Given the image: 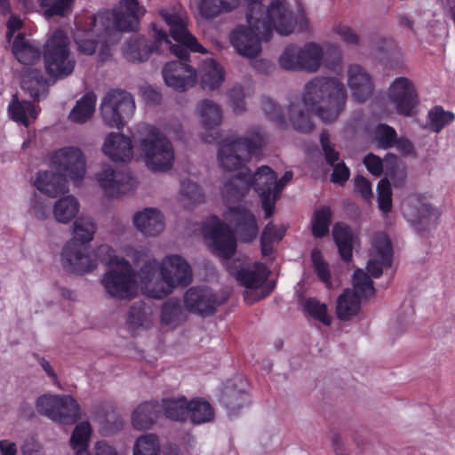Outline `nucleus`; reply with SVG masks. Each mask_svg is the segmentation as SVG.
I'll use <instances>...</instances> for the list:
<instances>
[{"instance_id": "nucleus-25", "label": "nucleus", "mask_w": 455, "mask_h": 455, "mask_svg": "<svg viewBox=\"0 0 455 455\" xmlns=\"http://www.w3.org/2000/svg\"><path fill=\"white\" fill-rule=\"evenodd\" d=\"M347 80L352 94L358 102L366 101L373 92V83L365 69L357 64H351L347 70Z\"/></svg>"}, {"instance_id": "nucleus-45", "label": "nucleus", "mask_w": 455, "mask_h": 455, "mask_svg": "<svg viewBox=\"0 0 455 455\" xmlns=\"http://www.w3.org/2000/svg\"><path fill=\"white\" fill-rule=\"evenodd\" d=\"M455 118V115L451 111L444 110L442 107H435L427 116V127L435 132H440L447 124H451Z\"/></svg>"}, {"instance_id": "nucleus-32", "label": "nucleus", "mask_w": 455, "mask_h": 455, "mask_svg": "<svg viewBox=\"0 0 455 455\" xmlns=\"http://www.w3.org/2000/svg\"><path fill=\"white\" fill-rule=\"evenodd\" d=\"M98 229L95 220L89 216H80L73 223L72 237L69 242L89 245Z\"/></svg>"}, {"instance_id": "nucleus-50", "label": "nucleus", "mask_w": 455, "mask_h": 455, "mask_svg": "<svg viewBox=\"0 0 455 455\" xmlns=\"http://www.w3.org/2000/svg\"><path fill=\"white\" fill-rule=\"evenodd\" d=\"M159 443L154 435H143L137 439L133 455H158Z\"/></svg>"}, {"instance_id": "nucleus-56", "label": "nucleus", "mask_w": 455, "mask_h": 455, "mask_svg": "<svg viewBox=\"0 0 455 455\" xmlns=\"http://www.w3.org/2000/svg\"><path fill=\"white\" fill-rule=\"evenodd\" d=\"M378 204L379 209L388 212L392 209V190L387 179H382L378 184Z\"/></svg>"}, {"instance_id": "nucleus-30", "label": "nucleus", "mask_w": 455, "mask_h": 455, "mask_svg": "<svg viewBox=\"0 0 455 455\" xmlns=\"http://www.w3.org/2000/svg\"><path fill=\"white\" fill-rule=\"evenodd\" d=\"M12 51L18 61L24 65H33L41 58L40 44L27 39L22 34L15 36Z\"/></svg>"}, {"instance_id": "nucleus-61", "label": "nucleus", "mask_w": 455, "mask_h": 455, "mask_svg": "<svg viewBox=\"0 0 455 455\" xmlns=\"http://www.w3.org/2000/svg\"><path fill=\"white\" fill-rule=\"evenodd\" d=\"M363 163L366 165L368 171L373 175L379 176L382 173L383 162L379 156L373 154H369L365 156Z\"/></svg>"}, {"instance_id": "nucleus-4", "label": "nucleus", "mask_w": 455, "mask_h": 455, "mask_svg": "<svg viewBox=\"0 0 455 455\" xmlns=\"http://www.w3.org/2000/svg\"><path fill=\"white\" fill-rule=\"evenodd\" d=\"M128 255L134 263H143L139 270V279L145 293L151 298L163 299L193 280L189 264L179 255L165 256L161 262L144 250L132 249Z\"/></svg>"}, {"instance_id": "nucleus-42", "label": "nucleus", "mask_w": 455, "mask_h": 455, "mask_svg": "<svg viewBox=\"0 0 455 455\" xmlns=\"http://www.w3.org/2000/svg\"><path fill=\"white\" fill-rule=\"evenodd\" d=\"M164 415L173 420L188 419V401L184 397L166 398L162 402Z\"/></svg>"}, {"instance_id": "nucleus-2", "label": "nucleus", "mask_w": 455, "mask_h": 455, "mask_svg": "<svg viewBox=\"0 0 455 455\" xmlns=\"http://www.w3.org/2000/svg\"><path fill=\"white\" fill-rule=\"evenodd\" d=\"M347 100L344 84L333 77H315L305 85L301 101L291 103L287 116L292 127L302 132L313 129L309 109L324 123L334 122Z\"/></svg>"}, {"instance_id": "nucleus-9", "label": "nucleus", "mask_w": 455, "mask_h": 455, "mask_svg": "<svg viewBox=\"0 0 455 455\" xmlns=\"http://www.w3.org/2000/svg\"><path fill=\"white\" fill-rule=\"evenodd\" d=\"M261 12L259 24L267 27L269 37L272 30L281 36H289L298 28L302 29L307 27V21L304 12L300 9L294 10L284 0H273L266 10L261 4Z\"/></svg>"}, {"instance_id": "nucleus-8", "label": "nucleus", "mask_w": 455, "mask_h": 455, "mask_svg": "<svg viewBox=\"0 0 455 455\" xmlns=\"http://www.w3.org/2000/svg\"><path fill=\"white\" fill-rule=\"evenodd\" d=\"M264 137L259 128H253L244 136H229L219 145L218 161L227 171H235L250 161L263 145Z\"/></svg>"}, {"instance_id": "nucleus-15", "label": "nucleus", "mask_w": 455, "mask_h": 455, "mask_svg": "<svg viewBox=\"0 0 455 455\" xmlns=\"http://www.w3.org/2000/svg\"><path fill=\"white\" fill-rule=\"evenodd\" d=\"M52 167L68 180L79 182L86 172V163L82 150L76 147H66L54 153Z\"/></svg>"}, {"instance_id": "nucleus-27", "label": "nucleus", "mask_w": 455, "mask_h": 455, "mask_svg": "<svg viewBox=\"0 0 455 455\" xmlns=\"http://www.w3.org/2000/svg\"><path fill=\"white\" fill-rule=\"evenodd\" d=\"M322 149L327 164L333 168L331 181L334 183H345L350 175V172L346 164L339 160V153L335 149V145L330 140V135L323 131L320 136Z\"/></svg>"}, {"instance_id": "nucleus-7", "label": "nucleus", "mask_w": 455, "mask_h": 455, "mask_svg": "<svg viewBox=\"0 0 455 455\" xmlns=\"http://www.w3.org/2000/svg\"><path fill=\"white\" fill-rule=\"evenodd\" d=\"M132 136L147 167L152 172H166L173 164L174 152L169 140L156 127L140 124Z\"/></svg>"}, {"instance_id": "nucleus-49", "label": "nucleus", "mask_w": 455, "mask_h": 455, "mask_svg": "<svg viewBox=\"0 0 455 455\" xmlns=\"http://www.w3.org/2000/svg\"><path fill=\"white\" fill-rule=\"evenodd\" d=\"M48 17L65 16L72 12L74 0H38Z\"/></svg>"}, {"instance_id": "nucleus-23", "label": "nucleus", "mask_w": 455, "mask_h": 455, "mask_svg": "<svg viewBox=\"0 0 455 455\" xmlns=\"http://www.w3.org/2000/svg\"><path fill=\"white\" fill-rule=\"evenodd\" d=\"M374 254L367 263V270L374 278H379L384 268L392 262V246L389 238L383 233L376 234L373 239Z\"/></svg>"}, {"instance_id": "nucleus-38", "label": "nucleus", "mask_w": 455, "mask_h": 455, "mask_svg": "<svg viewBox=\"0 0 455 455\" xmlns=\"http://www.w3.org/2000/svg\"><path fill=\"white\" fill-rule=\"evenodd\" d=\"M201 81L204 87L214 90L220 86L225 78L223 68L214 60H205L200 68Z\"/></svg>"}, {"instance_id": "nucleus-43", "label": "nucleus", "mask_w": 455, "mask_h": 455, "mask_svg": "<svg viewBox=\"0 0 455 455\" xmlns=\"http://www.w3.org/2000/svg\"><path fill=\"white\" fill-rule=\"evenodd\" d=\"M204 195L202 188L190 180H183L180 186V201L188 208L204 202Z\"/></svg>"}, {"instance_id": "nucleus-41", "label": "nucleus", "mask_w": 455, "mask_h": 455, "mask_svg": "<svg viewBox=\"0 0 455 455\" xmlns=\"http://www.w3.org/2000/svg\"><path fill=\"white\" fill-rule=\"evenodd\" d=\"M332 235L341 258L348 261L352 258V233L350 228L343 224H336L332 228Z\"/></svg>"}, {"instance_id": "nucleus-62", "label": "nucleus", "mask_w": 455, "mask_h": 455, "mask_svg": "<svg viewBox=\"0 0 455 455\" xmlns=\"http://www.w3.org/2000/svg\"><path fill=\"white\" fill-rule=\"evenodd\" d=\"M355 191L364 199H369L372 196L371 182L363 176L355 178Z\"/></svg>"}, {"instance_id": "nucleus-54", "label": "nucleus", "mask_w": 455, "mask_h": 455, "mask_svg": "<svg viewBox=\"0 0 455 455\" xmlns=\"http://www.w3.org/2000/svg\"><path fill=\"white\" fill-rule=\"evenodd\" d=\"M261 108L265 115L274 122L277 126L283 128L286 126L284 115L278 105L269 98L262 100Z\"/></svg>"}, {"instance_id": "nucleus-51", "label": "nucleus", "mask_w": 455, "mask_h": 455, "mask_svg": "<svg viewBox=\"0 0 455 455\" xmlns=\"http://www.w3.org/2000/svg\"><path fill=\"white\" fill-rule=\"evenodd\" d=\"M331 211L329 207H323L315 212L312 226L313 235L316 237L325 235L329 231Z\"/></svg>"}, {"instance_id": "nucleus-18", "label": "nucleus", "mask_w": 455, "mask_h": 455, "mask_svg": "<svg viewBox=\"0 0 455 455\" xmlns=\"http://www.w3.org/2000/svg\"><path fill=\"white\" fill-rule=\"evenodd\" d=\"M389 101L397 114L410 116L418 104V95L411 81L405 77L396 78L388 89Z\"/></svg>"}, {"instance_id": "nucleus-16", "label": "nucleus", "mask_w": 455, "mask_h": 455, "mask_svg": "<svg viewBox=\"0 0 455 455\" xmlns=\"http://www.w3.org/2000/svg\"><path fill=\"white\" fill-rule=\"evenodd\" d=\"M64 268L73 273H86L98 267V260L90 245L68 242L61 253Z\"/></svg>"}, {"instance_id": "nucleus-1", "label": "nucleus", "mask_w": 455, "mask_h": 455, "mask_svg": "<svg viewBox=\"0 0 455 455\" xmlns=\"http://www.w3.org/2000/svg\"><path fill=\"white\" fill-rule=\"evenodd\" d=\"M145 12L137 0H123L111 12L78 18L75 34L78 50L91 55L100 44V57L102 61L106 60L110 55L109 45L119 41V32L137 29L139 20Z\"/></svg>"}, {"instance_id": "nucleus-55", "label": "nucleus", "mask_w": 455, "mask_h": 455, "mask_svg": "<svg viewBox=\"0 0 455 455\" xmlns=\"http://www.w3.org/2000/svg\"><path fill=\"white\" fill-rule=\"evenodd\" d=\"M222 401L230 413L235 414L249 402L248 395L241 391H231L223 395Z\"/></svg>"}, {"instance_id": "nucleus-19", "label": "nucleus", "mask_w": 455, "mask_h": 455, "mask_svg": "<svg viewBox=\"0 0 455 455\" xmlns=\"http://www.w3.org/2000/svg\"><path fill=\"white\" fill-rule=\"evenodd\" d=\"M405 215L417 232L424 233L436 226L440 212L429 202L415 198L407 206Z\"/></svg>"}, {"instance_id": "nucleus-46", "label": "nucleus", "mask_w": 455, "mask_h": 455, "mask_svg": "<svg viewBox=\"0 0 455 455\" xmlns=\"http://www.w3.org/2000/svg\"><path fill=\"white\" fill-rule=\"evenodd\" d=\"M184 319L182 307L178 301L170 299L164 304L161 314V320L164 324L176 327Z\"/></svg>"}, {"instance_id": "nucleus-28", "label": "nucleus", "mask_w": 455, "mask_h": 455, "mask_svg": "<svg viewBox=\"0 0 455 455\" xmlns=\"http://www.w3.org/2000/svg\"><path fill=\"white\" fill-rule=\"evenodd\" d=\"M34 184L40 192L50 197H57L68 191V180L56 170L38 172Z\"/></svg>"}, {"instance_id": "nucleus-29", "label": "nucleus", "mask_w": 455, "mask_h": 455, "mask_svg": "<svg viewBox=\"0 0 455 455\" xmlns=\"http://www.w3.org/2000/svg\"><path fill=\"white\" fill-rule=\"evenodd\" d=\"M200 125L210 131L220 126L223 123L222 107L210 99H204L197 102L195 109Z\"/></svg>"}, {"instance_id": "nucleus-17", "label": "nucleus", "mask_w": 455, "mask_h": 455, "mask_svg": "<svg viewBox=\"0 0 455 455\" xmlns=\"http://www.w3.org/2000/svg\"><path fill=\"white\" fill-rule=\"evenodd\" d=\"M96 180L107 196L114 197L132 191L137 181L129 172L116 171L110 166H105L96 174Z\"/></svg>"}, {"instance_id": "nucleus-53", "label": "nucleus", "mask_w": 455, "mask_h": 455, "mask_svg": "<svg viewBox=\"0 0 455 455\" xmlns=\"http://www.w3.org/2000/svg\"><path fill=\"white\" fill-rule=\"evenodd\" d=\"M149 312L148 308L145 306L144 302L137 301L131 307L128 314L130 323L135 326L147 327L149 323Z\"/></svg>"}, {"instance_id": "nucleus-11", "label": "nucleus", "mask_w": 455, "mask_h": 455, "mask_svg": "<svg viewBox=\"0 0 455 455\" xmlns=\"http://www.w3.org/2000/svg\"><path fill=\"white\" fill-rule=\"evenodd\" d=\"M69 39L61 30H56L44 46V60L47 73L56 79L65 78L74 71L76 61L70 55Z\"/></svg>"}, {"instance_id": "nucleus-64", "label": "nucleus", "mask_w": 455, "mask_h": 455, "mask_svg": "<svg viewBox=\"0 0 455 455\" xmlns=\"http://www.w3.org/2000/svg\"><path fill=\"white\" fill-rule=\"evenodd\" d=\"M94 451L95 455H121L113 446L105 442H98Z\"/></svg>"}, {"instance_id": "nucleus-57", "label": "nucleus", "mask_w": 455, "mask_h": 455, "mask_svg": "<svg viewBox=\"0 0 455 455\" xmlns=\"http://www.w3.org/2000/svg\"><path fill=\"white\" fill-rule=\"evenodd\" d=\"M313 267L319 278L328 286L331 287V275L328 264L323 259L318 250H313L311 253Z\"/></svg>"}, {"instance_id": "nucleus-20", "label": "nucleus", "mask_w": 455, "mask_h": 455, "mask_svg": "<svg viewBox=\"0 0 455 455\" xmlns=\"http://www.w3.org/2000/svg\"><path fill=\"white\" fill-rule=\"evenodd\" d=\"M225 301L209 288L192 287L184 295L186 308L201 315L212 314Z\"/></svg>"}, {"instance_id": "nucleus-14", "label": "nucleus", "mask_w": 455, "mask_h": 455, "mask_svg": "<svg viewBox=\"0 0 455 455\" xmlns=\"http://www.w3.org/2000/svg\"><path fill=\"white\" fill-rule=\"evenodd\" d=\"M38 413L60 424H73L79 416V407L71 395H44L36 401Z\"/></svg>"}, {"instance_id": "nucleus-39", "label": "nucleus", "mask_w": 455, "mask_h": 455, "mask_svg": "<svg viewBox=\"0 0 455 455\" xmlns=\"http://www.w3.org/2000/svg\"><path fill=\"white\" fill-rule=\"evenodd\" d=\"M12 119L15 122L28 126L30 119L35 120L37 116V111L34 105L26 100H19L17 96L14 95L12 100L8 108Z\"/></svg>"}, {"instance_id": "nucleus-31", "label": "nucleus", "mask_w": 455, "mask_h": 455, "mask_svg": "<svg viewBox=\"0 0 455 455\" xmlns=\"http://www.w3.org/2000/svg\"><path fill=\"white\" fill-rule=\"evenodd\" d=\"M21 87L34 100H40L48 92V83L43 73L36 68H28L21 78Z\"/></svg>"}, {"instance_id": "nucleus-58", "label": "nucleus", "mask_w": 455, "mask_h": 455, "mask_svg": "<svg viewBox=\"0 0 455 455\" xmlns=\"http://www.w3.org/2000/svg\"><path fill=\"white\" fill-rule=\"evenodd\" d=\"M376 139L382 148H390L395 145L396 132L387 124H379L376 129Z\"/></svg>"}, {"instance_id": "nucleus-37", "label": "nucleus", "mask_w": 455, "mask_h": 455, "mask_svg": "<svg viewBox=\"0 0 455 455\" xmlns=\"http://www.w3.org/2000/svg\"><path fill=\"white\" fill-rule=\"evenodd\" d=\"M158 413V405L154 403H143L136 407L132 415V426L139 430L150 428Z\"/></svg>"}, {"instance_id": "nucleus-3", "label": "nucleus", "mask_w": 455, "mask_h": 455, "mask_svg": "<svg viewBox=\"0 0 455 455\" xmlns=\"http://www.w3.org/2000/svg\"><path fill=\"white\" fill-rule=\"evenodd\" d=\"M160 14L170 28L172 37L180 44L172 45L167 35L156 29L154 37L156 50L169 49L180 60L171 61L164 65L162 75L165 84L176 91L185 92L193 87L196 81V71L181 60H187L188 50L195 52L205 53L206 50L197 42L196 38L187 28V20L177 13L161 11Z\"/></svg>"}, {"instance_id": "nucleus-26", "label": "nucleus", "mask_w": 455, "mask_h": 455, "mask_svg": "<svg viewBox=\"0 0 455 455\" xmlns=\"http://www.w3.org/2000/svg\"><path fill=\"white\" fill-rule=\"evenodd\" d=\"M132 223L136 229L147 236L160 235L165 227L164 218L156 208H144L134 213Z\"/></svg>"}, {"instance_id": "nucleus-33", "label": "nucleus", "mask_w": 455, "mask_h": 455, "mask_svg": "<svg viewBox=\"0 0 455 455\" xmlns=\"http://www.w3.org/2000/svg\"><path fill=\"white\" fill-rule=\"evenodd\" d=\"M361 307V298L351 289H347L337 299L336 315L342 321L350 320L355 316Z\"/></svg>"}, {"instance_id": "nucleus-48", "label": "nucleus", "mask_w": 455, "mask_h": 455, "mask_svg": "<svg viewBox=\"0 0 455 455\" xmlns=\"http://www.w3.org/2000/svg\"><path fill=\"white\" fill-rule=\"evenodd\" d=\"M352 291L361 299L374 294L375 289L373 287V282L363 270L357 269L355 271Z\"/></svg>"}, {"instance_id": "nucleus-12", "label": "nucleus", "mask_w": 455, "mask_h": 455, "mask_svg": "<svg viewBox=\"0 0 455 455\" xmlns=\"http://www.w3.org/2000/svg\"><path fill=\"white\" fill-rule=\"evenodd\" d=\"M135 111L132 95L121 89L108 92L100 105V116L103 124L109 128L122 129Z\"/></svg>"}, {"instance_id": "nucleus-6", "label": "nucleus", "mask_w": 455, "mask_h": 455, "mask_svg": "<svg viewBox=\"0 0 455 455\" xmlns=\"http://www.w3.org/2000/svg\"><path fill=\"white\" fill-rule=\"evenodd\" d=\"M275 173L266 165L259 167L251 177L248 172H242L232 177L222 189V196L227 204H233L242 200L251 187L259 194L262 201L265 217L269 218L275 211L277 195L275 194Z\"/></svg>"}, {"instance_id": "nucleus-10", "label": "nucleus", "mask_w": 455, "mask_h": 455, "mask_svg": "<svg viewBox=\"0 0 455 455\" xmlns=\"http://www.w3.org/2000/svg\"><path fill=\"white\" fill-rule=\"evenodd\" d=\"M227 269L247 290L243 293L244 299L251 304L268 296L273 286L263 285L268 277L269 271L262 263L244 266L241 261H227Z\"/></svg>"}, {"instance_id": "nucleus-63", "label": "nucleus", "mask_w": 455, "mask_h": 455, "mask_svg": "<svg viewBox=\"0 0 455 455\" xmlns=\"http://www.w3.org/2000/svg\"><path fill=\"white\" fill-rule=\"evenodd\" d=\"M6 38L10 42L12 35L22 27V20L16 15H12L6 23Z\"/></svg>"}, {"instance_id": "nucleus-59", "label": "nucleus", "mask_w": 455, "mask_h": 455, "mask_svg": "<svg viewBox=\"0 0 455 455\" xmlns=\"http://www.w3.org/2000/svg\"><path fill=\"white\" fill-rule=\"evenodd\" d=\"M333 31L346 44L357 45L360 42L359 36L348 26L337 25L333 28Z\"/></svg>"}, {"instance_id": "nucleus-36", "label": "nucleus", "mask_w": 455, "mask_h": 455, "mask_svg": "<svg viewBox=\"0 0 455 455\" xmlns=\"http://www.w3.org/2000/svg\"><path fill=\"white\" fill-rule=\"evenodd\" d=\"M153 50V47L148 44L144 37L133 36L125 44L124 54L129 61L141 62L149 58Z\"/></svg>"}, {"instance_id": "nucleus-52", "label": "nucleus", "mask_w": 455, "mask_h": 455, "mask_svg": "<svg viewBox=\"0 0 455 455\" xmlns=\"http://www.w3.org/2000/svg\"><path fill=\"white\" fill-rule=\"evenodd\" d=\"M245 96L240 85H235L228 92V103L234 114L242 115L246 111Z\"/></svg>"}, {"instance_id": "nucleus-40", "label": "nucleus", "mask_w": 455, "mask_h": 455, "mask_svg": "<svg viewBox=\"0 0 455 455\" xmlns=\"http://www.w3.org/2000/svg\"><path fill=\"white\" fill-rule=\"evenodd\" d=\"M214 410L204 398L188 401V418L195 424L210 422L214 419Z\"/></svg>"}, {"instance_id": "nucleus-44", "label": "nucleus", "mask_w": 455, "mask_h": 455, "mask_svg": "<svg viewBox=\"0 0 455 455\" xmlns=\"http://www.w3.org/2000/svg\"><path fill=\"white\" fill-rule=\"evenodd\" d=\"M91 435L92 427L88 421H83L75 427L70 438V445L76 454L83 451H88Z\"/></svg>"}, {"instance_id": "nucleus-13", "label": "nucleus", "mask_w": 455, "mask_h": 455, "mask_svg": "<svg viewBox=\"0 0 455 455\" xmlns=\"http://www.w3.org/2000/svg\"><path fill=\"white\" fill-rule=\"evenodd\" d=\"M323 58V50L318 44H289L280 55L278 63L285 70L315 73L320 69Z\"/></svg>"}, {"instance_id": "nucleus-22", "label": "nucleus", "mask_w": 455, "mask_h": 455, "mask_svg": "<svg viewBox=\"0 0 455 455\" xmlns=\"http://www.w3.org/2000/svg\"><path fill=\"white\" fill-rule=\"evenodd\" d=\"M206 236L212 241L215 253L228 259L236 250V239L230 228L217 219L211 221Z\"/></svg>"}, {"instance_id": "nucleus-34", "label": "nucleus", "mask_w": 455, "mask_h": 455, "mask_svg": "<svg viewBox=\"0 0 455 455\" xmlns=\"http://www.w3.org/2000/svg\"><path fill=\"white\" fill-rule=\"evenodd\" d=\"M79 202L74 196H66L55 202L52 206L54 220L59 223H69L79 212Z\"/></svg>"}, {"instance_id": "nucleus-21", "label": "nucleus", "mask_w": 455, "mask_h": 455, "mask_svg": "<svg viewBox=\"0 0 455 455\" xmlns=\"http://www.w3.org/2000/svg\"><path fill=\"white\" fill-rule=\"evenodd\" d=\"M224 216L235 226L241 241L250 243L256 238L259 232L256 218L247 208L240 204L229 205Z\"/></svg>"}, {"instance_id": "nucleus-47", "label": "nucleus", "mask_w": 455, "mask_h": 455, "mask_svg": "<svg viewBox=\"0 0 455 455\" xmlns=\"http://www.w3.org/2000/svg\"><path fill=\"white\" fill-rule=\"evenodd\" d=\"M304 309L315 320L325 325H331V316L328 314L327 306L315 298H307L302 301Z\"/></svg>"}, {"instance_id": "nucleus-60", "label": "nucleus", "mask_w": 455, "mask_h": 455, "mask_svg": "<svg viewBox=\"0 0 455 455\" xmlns=\"http://www.w3.org/2000/svg\"><path fill=\"white\" fill-rule=\"evenodd\" d=\"M31 212L36 219L44 220L49 216V205L43 198L35 195L31 201Z\"/></svg>"}, {"instance_id": "nucleus-35", "label": "nucleus", "mask_w": 455, "mask_h": 455, "mask_svg": "<svg viewBox=\"0 0 455 455\" xmlns=\"http://www.w3.org/2000/svg\"><path fill=\"white\" fill-rule=\"evenodd\" d=\"M97 97L93 92H87L78 100L68 115V119L76 124L88 122L95 112Z\"/></svg>"}, {"instance_id": "nucleus-5", "label": "nucleus", "mask_w": 455, "mask_h": 455, "mask_svg": "<svg viewBox=\"0 0 455 455\" xmlns=\"http://www.w3.org/2000/svg\"><path fill=\"white\" fill-rule=\"evenodd\" d=\"M97 254L101 262L108 266L100 279L107 296L118 300L135 298L138 293L139 271L127 259L116 255L108 245L99 246Z\"/></svg>"}, {"instance_id": "nucleus-24", "label": "nucleus", "mask_w": 455, "mask_h": 455, "mask_svg": "<svg viewBox=\"0 0 455 455\" xmlns=\"http://www.w3.org/2000/svg\"><path fill=\"white\" fill-rule=\"evenodd\" d=\"M102 152L114 162H128L133 156L132 141L122 133L110 132L104 140Z\"/></svg>"}]
</instances>
